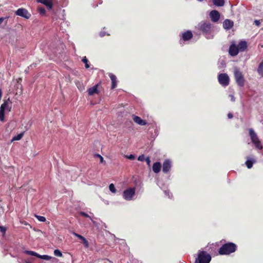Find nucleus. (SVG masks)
I'll list each match as a JSON object with an SVG mask.
<instances>
[{
  "label": "nucleus",
  "instance_id": "1",
  "mask_svg": "<svg viewBox=\"0 0 263 263\" xmlns=\"http://www.w3.org/2000/svg\"><path fill=\"white\" fill-rule=\"evenodd\" d=\"M198 28L201 30L206 39H212L214 35L212 33V24L209 22H201L198 25Z\"/></svg>",
  "mask_w": 263,
  "mask_h": 263
},
{
  "label": "nucleus",
  "instance_id": "2",
  "mask_svg": "<svg viewBox=\"0 0 263 263\" xmlns=\"http://www.w3.org/2000/svg\"><path fill=\"white\" fill-rule=\"evenodd\" d=\"M211 258V256L209 253L205 251L199 250L194 263H210Z\"/></svg>",
  "mask_w": 263,
  "mask_h": 263
},
{
  "label": "nucleus",
  "instance_id": "3",
  "mask_svg": "<svg viewBox=\"0 0 263 263\" xmlns=\"http://www.w3.org/2000/svg\"><path fill=\"white\" fill-rule=\"evenodd\" d=\"M236 245L234 243H226L220 248L219 253L220 255H228L234 252L236 250Z\"/></svg>",
  "mask_w": 263,
  "mask_h": 263
},
{
  "label": "nucleus",
  "instance_id": "4",
  "mask_svg": "<svg viewBox=\"0 0 263 263\" xmlns=\"http://www.w3.org/2000/svg\"><path fill=\"white\" fill-rule=\"evenodd\" d=\"M249 136L252 142L254 144L256 148L260 150L262 148V146L256 133L252 128L249 129Z\"/></svg>",
  "mask_w": 263,
  "mask_h": 263
},
{
  "label": "nucleus",
  "instance_id": "5",
  "mask_svg": "<svg viewBox=\"0 0 263 263\" xmlns=\"http://www.w3.org/2000/svg\"><path fill=\"white\" fill-rule=\"evenodd\" d=\"M234 75L237 85L240 87H243L245 85V79L242 72L237 68H235Z\"/></svg>",
  "mask_w": 263,
  "mask_h": 263
},
{
  "label": "nucleus",
  "instance_id": "6",
  "mask_svg": "<svg viewBox=\"0 0 263 263\" xmlns=\"http://www.w3.org/2000/svg\"><path fill=\"white\" fill-rule=\"evenodd\" d=\"M218 80L220 84L224 87L228 86L230 83V78L226 73L219 74L218 76Z\"/></svg>",
  "mask_w": 263,
  "mask_h": 263
},
{
  "label": "nucleus",
  "instance_id": "7",
  "mask_svg": "<svg viewBox=\"0 0 263 263\" xmlns=\"http://www.w3.org/2000/svg\"><path fill=\"white\" fill-rule=\"evenodd\" d=\"M135 194V188H129L125 190L123 193V197L126 200H131Z\"/></svg>",
  "mask_w": 263,
  "mask_h": 263
},
{
  "label": "nucleus",
  "instance_id": "8",
  "mask_svg": "<svg viewBox=\"0 0 263 263\" xmlns=\"http://www.w3.org/2000/svg\"><path fill=\"white\" fill-rule=\"evenodd\" d=\"M24 253L29 255L36 256L37 258L43 259L44 260H49L50 259H51V258H52L51 256L47 255H40L39 254H38L36 252L33 251L26 250L24 251Z\"/></svg>",
  "mask_w": 263,
  "mask_h": 263
},
{
  "label": "nucleus",
  "instance_id": "9",
  "mask_svg": "<svg viewBox=\"0 0 263 263\" xmlns=\"http://www.w3.org/2000/svg\"><path fill=\"white\" fill-rule=\"evenodd\" d=\"M16 15L20 16L26 19H29L31 16V14L25 8H19L15 12Z\"/></svg>",
  "mask_w": 263,
  "mask_h": 263
},
{
  "label": "nucleus",
  "instance_id": "10",
  "mask_svg": "<svg viewBox=\"0 0 263 263\" xmlns=\"http://www.w3.org/2000/svg\"><path fill=\"white\" fill-rule=\"evenodd\" d=\"M211 21L213 22H217L220 18L219 12L215 10H212L209 14Z\"/></svg>",
  "mask_w": 263,
  "mask_h": 263
},
{
  "label": "nucleus",
  "instance_id": "11",
  "mask_svg": "<svg viewBox=\"0 0 263 263\" xmlns=\"http://www.w3.org/2000/svg\"><path fill=\"white\" fill-rule=\"evenodd\" d=\"M239 50L237 46L235 44H232L229 49V54L233 57L236 56L238 54Z\"/></svg>",
  "mask_w": 263,
  "mask_h": 263
},
{
  "label": "nucleus",
  "instance_id": "12",
  "mask_svg": "<svg viewBox=\"0 0 263 263\" xmlns=\"http://www.w3.org/2000/svg\"><path fill=\"white\" fill-rule=\"evenodd\" d=\"M172 167V162L169 159H166L163 163L162 171L164 173H167Z\"/></svg>",
  "mask_w": 263,
  "mask_h": 263
},
{
  "label": "nucleus",
  "instance_id": "13",
  "mask_svg": "<svg viewBox=\"0 0 263 263\" xmlns=\"http://www.w3.org/2000/svg\"><path fill=\"white\" fill-rule=\"evenodd\" d=\"M72 234L73 235L81 240L82 242L83 243L85 248H87L89 247V242L84 237L79 234L76 233L74 232H73Z\"/></svg>",
  "mask_w": 263,
  "mask_h": 263
},
{
  "label": "nucleus",
  "instance_id": "14",
  "mask_svg": "<svg viewBox=\"0 0 263 263\" xmlns=\"http://www.w3.org/2000/svg\"><path fill=\"white\" fill-rule=\"evenodd\" d=\"M234 26V23L232 21L226 19L223 22V27L226 30H230Z\"/></svg>",
  "mask_w": 263,
  "mask_h": 263
},
{
  "label": "nucleus",
  "instance_id": "15",
  "mask_svg": "<svg viewBox=\"0 0 263 263\" xmlns=\"http://www.w3.org/2000/svg\"><path fill=\"white\" fill-rule=\"evenodd\" d=\"M133 119L135 123L140 125H145L147 124L146 121L142 120L140 117L137 116L133 115Z\"/></svg>",
  "mask_w": 263,
  "mask_h": 263
},
{
  "label": "nucleus",
  "instance_id": "16",
  "mask_svg": "<svg viewBox=\"0 0 263 263\" xmlns=\"http://www.w3.org/2000/svg\"><path fill=\"white\" fill-rule=\"evenodd\" d=\"M193 37V34L192 32L190 30H187V31L183 32L182 33L181 38L184 41H189Z\"/></svg>",
  "mask_w": 263,
  "mask_h": 263
},
{
  "label": "nucleus",
  "instance_id": "17",
  "mask_svg": "<svg viewBox=\"0 0 263 263\" xmlns=\"http://www.w3.org/2000/svg\"><path fill=\"white\" fill-rule=\"evenodd\" d=\"M36 1L38 3L45 5L49 9H51L53 7L51 0H36Z\"/></svg>",
  "mask_w": 263,
  "mask_h": 263
},
{
  "label": "nucleus",
  "instance_id": "18",
  "mask_svg": "<svg viewBox=\"0 0 263 263\" xmlns=\"http://www.w3.org/2000/svg\"><path fill=\"white\" fill-rule=\"evenodd\" d=\"M109 77H110L111 81V89H114L117 86V77L115 75H114L112 73H109Z\"/></svg>",
  "mask_w": 263,
  "mask_h": 263
},
{
  "label": "nucleus",
  "instance_id": "19",
  "mask_svg": "<svg viewBox=\"0 0 263 263\" xmlns=\"http://www.w3.org/2000/svg\"><path fill=\"white\" fill-rule=\"evenodd\" d=\"M239 51H244L247 48V43L245 41H240L237 45Z\"/></svg>",
  "mask_w": 263,
  "mask_h": 263
},
{
  "label": "nucleus",
  "instance_id": "20",
  "mask_svg": "<svg viewBox=\"0 0 263 263\" xmlns=\"http://www.w3.org/2000/svg\"><path fill=\"white\" fill-rule=\"evenodd\" d=\"M161 167V163L159 162H156L153 164V171L155 173H158L160 171Z\"/></svg>",
  "mask_w": 263,
  "mask_h": 263
},
{
  "label": "nucleus",
  "instance_id": "21",
  "mask_svg": "<svg viewBox=\"0 0 263 263\" xmlns=\"http://www.w3.org/2000/svg\"><path fill=\"white\" fill-rule=\"evenodd\" d=\"M256 162L255 159H249L247 158V160L246 161L245 164H246L248 168L252 167L253 164Z\"/></svg>",
  "mask_w": 263,
  "mask_h": 263
},
{
  "label": "nucleus",
  "instance_id": "22",
  "mask_svg": "<svg viewBox=\"0 0 263 263\" xmlns=\"http://www.w3.org/2000/svg\"><path fill=\"white\" fill-rule=\"evenodd\" d=\"M98 85L90 88L88 90V95L90 96L93 95L94 93H98Z\"/></svg>",
  "mask_w": 263,
  "mask_h": 263
},
{
  "label": "nucleus",
  "instance_id": "23",
  "mask_svg": "<svg viewBox=\"0 0 263 263\" xmlns=\"http://www.w3.org/2000/svg\"><path fill=\"white\" fill-rule=\"evenodd\" d=\"M214 5L217 7L223 6L224 4V0H213Z\"/></svg>",
  "mask_w": 263,
  "mask_h": 263
},
{
  "label": "nucleus",
  "instance_id": "24",
  "mask_svg": "<svg viewBox=\"0 0 263 263\" xmlns=\"http://www.w3.org/2000/svg\"><path fill=\"white\" fill-rule=\"evenodd\" d=\"M257 72L259 75L263 76V61L259 64L257 68Z\"/></svg>",
  "mask_w": 263,
  "mask_h": 263
},
{
  "label": "nucleus",
  "instance_id": "25",
  "mask_svg": "<svg viewBox=\"0 0 263 263\" xmlns=\"http://www.w3.org/2000/svg\"><path fill=\"white\" fill-rule=\"evenodd\" d=\"M82 61L85 64V67L87 69L90 67V65L88 63V60L86 57H83Z\"/></svg>",
  "mask_w": 263,
  "mask_h": 263
},
{
  "label": "nucleus",
  "instance_id": "26",
  "mask_svg": "<svg viewBox=\"0 0 263 263\" xmlns=\"http://www.w3.org/2000/svg\"><path fill=\"white\" fill-rule=\"evenodd\" d=\"M0 109L5 111L6 109H8V102H4L1 106Z\"/></svg>",
  "mask_w": 263,
  "mask_h": 263
},
{
  "label": "nucleus",
  "instance_id": "27",
  "mask_svg": "<svg viewBox=\"0 0 263 263\" xmlns=\"http://www.w3.org/2000/svg\"><path fill=\"white\" fill-rule=\"evenodd\" d=\"M23 133H21L17 135L14 136L12 138V141L20 140L23 137Z\"/></svg>",
  "mask_w": 263,
  "mask_h": 263
},
{
  "label": "nucleus",
  "instance_id": "28",
  "mask_svg": "<svg viewBox=\"0 0 263 263\" xmlns=\"http://www.w3.org/2000/svg\"><path fill=\"white\" fill-rule=\"evenodd\" d=\"M35 217L37 219V220L41 222H45L46 221V218L42 216L39 215H35Z\"/></svg>",
  "mask_w": 263,
  "mask_h": 263
},
{
  "label": "nucleus",
  "instance_id": "29",
  "mask_svg": "<svg viewBox=\"0 0 263 263\" xmlns=\"http://www.w3.org/2000/svg\"><path fill=\"white\" fill-rule=\"evenodd\" d=\"M54 255L56 256L62 257V253L61 251L58 249H56L54 251Z\"/></svg>",
  "mask_w": 263,
  "mask_h": 263
},
{
  "label": "nucleus",
  "instance_id": "30",
  "mask_svg": "<svg viewBox=\"0 0 263 263\" xmlns=\"http://www.w3.org/2000/svg\"><path fill=\"white\" fill-rule=\"evenodd\" d=\"M109 189L110 191L112 193H115L116 191V188L112 183L109 185Z\"/></svg>",
  "mask_w": 263,
  "mask_h": 263
},
{
  "label": "nucleus",
  "instance_id": "31",
  "mask_svg": "<svg viewBox=\"0 0 263 263\" xmlns=\"http://www.w3.org/2000/svg\"><path fill=\"white\" fill-rule=\"evenodd\" d=\"M4 110L0 109V120L3 121L4 120L5 114Z\"/></svg>",
  "mask_w": 263,
  "mask_h": 263
},
{
  "label": "nucleus",
  "instance_id": "32",
  "mask_svg": "<svg viewBox=\"0 0 263 263\" xmlns=\"http://www.w3.org/2000/svg\"><path fill=\"white\" fill-rule=\"evenodd\" d=\"M124 157L130 160H134L135 157L134 155L130 154L129 155H125Z\"/></svg>",
  "mask_w": 263,
  "mask_h": 263
},
{
  "label": "nucleus",
  "instance_id": "33",
  "mask_svg": "<svg viewBox=\"0 0 263 263\" xmlns=\"http://www.w3.org/2000/svg\"><path fill=\"white\" fill-rule=\"evenodd\" d=\"M95 156H96V157H98V158H99V159H100V162L101 163H103V162H104V159H103V157H102V156H101L100 154H96V155H95Z\"/></svg>",
  "mask_w": 263,
  "mask_h": 263
},
{
  "label": "nucleus",
  "instance_id": "34",
  "mask_svg": "<svg viewBox=\"0 0 263 263\" xmlns=\"http://www.w3.org/2000/svg\"><path fill=\"white\" fill-rule=\"evenodd\" d=\"M6 231V228L4 226H0V232L5 234Z\"/></svg>",
  "mask_w": 263,
  "mask_h": 263
},
{
  "label": "nucleus",
  "instance_id": "35",
  "mask_svg": "<svg viewBox=\"0 0 263 263\" xmlns=\"http://www.w3.org/2000/svg\"><path fill=\"white\" fill-rule=\"evenodd\" d=\"M138 160L140 161H143L145 160L144 155H140L138 158Z\"/></svg>",
  "mask_w": 263,
  "mask_h": 263
},
{
  "label": "nucleus",
  "instance_id": "36",
  "mask_svg": "<svg viewBox=\"0 0 263 263\" xmlns=\"http://www.w3.org/2000/svg\"><path fill=\"white\" fill-rule=\"evenodd\" d=\"M164 194L167 195L168 198H171L172 197V194L170 193L168 191H164Z\"/></svg>",
  "mask_w": 263,
  "mask_h": 263
},
{
  "label": "nucleus",
  "instance_id": "37",
  "mask_svg": "<svg viewBox=\"0 0 263 263\" xmlns=\"http://www.w3.org/2000/svg\"><path fill=\"white\" fill-rule=\"evenodd\" d=\"M39 12L40 13V14H45V10L44 8H40L39 9Z\"/></svg>",
  "mask_w": 263,
  "mask_h": 263
},
{
  "label": "nucleus",
  "instance_id": "38",
  "mask_svg": "<svg viewBox=\"0 0 263 263\" xmlns=\"http://www.w3.org/2000/svg\"><path fill=\"white\" fill-rule=\"evenodd\" d=\"M80 214L84 217H90L89 216L87 213H86L84 212H81Z\"/></svg>",
  "mask_w": 263,
  "mask_h": 263
},
{
  "label": "nucleus",
  "instance_id": "39",
  "mask_svg": "<svg viewBox=\"0 0 263 263\" xmlns=\"http://www.w3.org/2000/svg\"><path fill=\"white\" fill-rule=\"evenodd\" d=\"M106 34V32L104 31H101L100 33V36L101 37L105 36ZM107 35H109V34H107Z\"/></svg>",
  "mask_w": 263,
  "mask_h": 263
},
{
  "label": "nucleus",
  "instance_id": "40",
  "mask_svg": "<svg viewBox=\"0 0 263 263\" xmlns=\"http://www.w3.org/2000/svg\"><path fill=\"white\" fill-rule=\"evenodd\" d=\"M145 161L146 162L147 164L149 166L151 163V160L149 157L146 158Z\"/></svg>",
  "mask_w": 263,
  "mask_h": 263
},
{
  "label": "nucleus",
  "instance_id": "41",
  "mask_svg": "<svg viewBox=\"0 0 263 263\" xmlns=\"http://www.w3.org/2000/svg\"><path fill=\"white\" fill-rule=\"evenodd\" d=\"M254 23L255 25L257 26H259L260 25V21L259 20H255L254 21Z\"/></svg>",
  "mask_w": 263,
  "mask_h": 263
},
{
  "label": "nucleus",
  "instance_id": "42",
  "mask_svg": "<svg viewBox=\"0 0 263 263\" xmlns=\"http://www.w3.org/2000/svg\"><path fill=\"white\" fill-rule=\"evenodd\" d=\"M229 96L231 97V99L232 101H233V102L235 101V97L233 95H230Z\"/></svg>",
  "mask_w": 263,
  "mask_h": 263
},
{
  "label": "nucleus",
  "instance_id": "43",
  "mask_svg": "<svg viewBox=\"0 0 263 263\" xmlns=\"http://www.w3.org/2000/svg\"><path fill=\"white\" fill-rule=\"evenodd\" d=\"M233 115L232 113H229L228 114V117L229 119H231L233 118Z\"/></svg>",
  "mask_w": 263,
  "mask_h": 263
},
{
  "label": "nucleus",
  "instance_id": "44",
  "mask_svg": "<svg viewBox=\"0 0 263 263\" xmlns=\"http://www.w3.org/2000/svg\"><path fill=\"white\" fill-rule=\"evenodd\" d=\"M4 20H5L4 17H0V25L2 24V23L3 22Z\"/></svg>",
  "mask_w": 263,
  "mask_h": 263
},
{
  "label": "nucleus",
  "instance_id": "45",
  "mask_svg": "<svg viewBox=\"0 0 263 263\" xmlns=\"http://www.w3.org/2000/svg\"><path fill=\"white\" fill-rule=\"evenodd\" d=\"M25 262H26V263H32V262H31L29 261H27V260H26Z\"/></svg>",
  "mask_w": 263,
  "mask_h": 263
},
{
  "label": "nucleus",
  "instance_id": "46",
  "mask_svg": "<svg viewBox=\"0 0 263 263\" xmlns=\"http://www.w3.org/2000/svg\"><path fill=\"white\" fill-rule=\"evenodd\" d=\"M180 44H181L182 43H181V41H180Z\"/></svg>",
  "mask_w": 263,
  "mask_h": 263
}]
</instances>
